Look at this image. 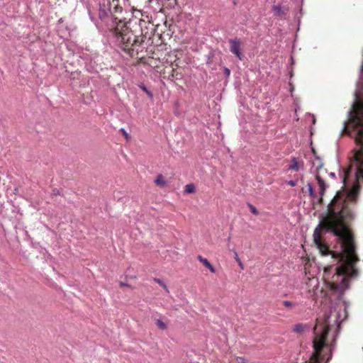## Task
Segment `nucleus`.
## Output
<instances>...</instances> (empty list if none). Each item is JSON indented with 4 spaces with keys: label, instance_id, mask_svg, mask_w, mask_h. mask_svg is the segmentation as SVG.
Wrapping results in <instances>:
<instances>
[{
    "label": "nucleus",
    "instance_id": "nucleus-25",
    "mask_svg": "<svg viewBox=\"0 0 363 363\" xmlns=\"http://www.w3.org/2000/svg\"><path fill=\"white\" fill-rule=\"evenodd\" d=\"M121 286H127V284H123V283H121Z\"/></svg>",
    "mask_w": 363,
    "mask_h": 363
},
{
    "label": "nucleus",
    "instance_id": "nucleus-23",
    "mask_svg": "<svg viewBox=\"0 0 363 363\" xmlns=\"http://www.w3.org/2000/svg\"><path fill=\"white\" fill-rule=\"evenodd\" d=\"M224 72H225L226 76H229L230 74V69L228 68H227V67H225Z\"/></svg>",
    "mask_w": 363,
    "mask_h": 363
},
{
    "label": "nucleus",
    "instance_id": "nucleus-1",
    "mask_svg": "<svg viewBox=\"0 0 363 363\" xmlns=\"http://www.w3.org/2000/svg\"><path fill=\"white\" fill-rule=\"evenodd\" d=\"M110 37L113 42L120 46L125 52L130 53L132 47L138 42L136 35L121 21H112L109 28Z\"/></svg>",
    "mask_w": 363,
    "mask_h": 363
},
{
    "label": "nucleus",
    "instance_id": "nucleus-18",
    "mask_svg": "<svg viewBox=\"0 0 363 363\" xmlns=\"http://www.w3.org/2000/svg\"><path fill=\"white\" fill-rule=\"evenodd\" d=\"M108 3L111 6H114V9H115V11H116V9H117V5H118V0H108Z\"/></svg>",
    "mask_w": 363,
    "mask_h": 363
},
{
    "label": "nucleus",
    "instance_id": "nucleus-11",
    "mask_svg": "<svg viewBox=\"0 0 363 363\" xmlns=\"http://www.w3.org/2000/svg\"><path fill=\"white\" fill-rule=\"evenodd\" d=\"M155 182L158 185V186H164L166 184H167V182H165V180L164 179V177L162 174H159L155 180Z\"/></svg>",
    "mask_w": 363,
    "mask_h": 363
},
{
    "label": "nucleus",
    "instance_id": "nucleus-13",
    "mask_svg": "<svg viewBox=\"0 0 363 363\" xmlns=\"http://www.w3.org/2000/svg\"><path fill=\"white\" fill-rule=\"evenodd\" d=\"M154 281L156 283L159 284L166 291L167 293L169 292L167 285L164 284L163 280H162L160 279L155 278Z\"/></svg>",
    "mask_w": 363,
    "mask_h": 363
},
{
    "label": "nucleus",
    "instance_id": "nucleus-21",
    "mask_svg": "<svg viewBox=\"0 0 363 363\" xmlns=\"http://www.w3.org/2000/svg\"><path fill=\"white\" fill-rule=\"evenodd\" d=\"M287 184L291 186H295L296 185V182L294 180H289L287 182Z\"/></svg>",
    "mask_w": 363,
    "mask_h": 363
},
{
    "label": "nucleus",
    "instance_id": "nucleus-12",
    "mask_svg": "<svg viewBox=\"0 0 363 363\" xmlns=\"http://www.w3.org/2000/svg\"><path fill=\"white\" fill-rule=\"evenodd\" d=\"M195 191V186L193 184H186L184 187V193L191 194Z\"/></svg>",
    "mask_w": 363,
    "mask_h": 363
},
{
    "label": "nucleus",
    "instance_id": "nucleus-22",
    "mask_svg": "<svg viewBox=\"0 0 363 363\" xmlns=\"http://www.w3.org/2000/svg\"><path fill=\"white\" fill-rule=\"evenodd\" d=\"M121 131L124 134L125 137L128 139L130 138V135L126 133L124 128H121Z\"/></svg>",
    "mask_w": 363,
    "mask_h": 363
},
{
    "label": "nucleus",
    "instance_id": "nucleus-10",
    "mask_svg": "<svg viewBox=\"0 0 363 363\" xmlns=\"http://www.w3.org/2000/svg\"><path fill=\"white\" fill-rule=\"evenodd\" d=\"M288 169H291V170H295V171H298L299 169L298 161L296 157L291 158Z\"/></svg>",
    "mask_w": 363,
    "mask_h": 363
},
{
    "label": "nucleus",
    "instance_id": "nucleus-4",
    "mask_svg": "<svg viewBox=\"0 0 363 363\" xmlns=\"http://www.w3.org/2000/svg\"><path fill=\"white\" fill-rule=\"evenodd\" d=\"M198 260L201 262L206 267H207L211 272L215 273L216 269L215 267L210 263V262L205 257H203L201 255L197 256Z\"/></svg>",
    "mask_w": 363,
    "mask_h": 363
},
{
    "label": "nucleus",
    "instance_id": "nucleus-3",
    "mask_svg": "<svg viewBox=\"0 0 363 363\" xmlns=\"http://www.w3.org/2000/svg\"><path fill=\"white\" fill-rule=\"evenodd\" d=\"M230 50L240 60L243 58V55L240 52V41L238 38H235L229 40Z\"/></svg>",
    "mask_w": 363,
    "mask_h": 363
},
{
    "label": "nucleus",
    "instance_id": "nucleus-14",
    "mask_svg": "<svg viewBox=\"0 0 363 363\" xmlns=\"http://www.w3.org/2000/svg\"><path fill=\"white\" fill-rule=\"evenodd\" d=\"M307 186H308V190L309 196L311 197H312V198H314L315 196V191L313 190L312 184L311 182H308L307 184Z\"/></svg>",
    "mask_w": 363,
    "mask_h": 363
},
{
    "label": "nucleus",
    "instance_id": "nucleus-7",
    "mask_svg": "<svg viewBox=\"0 0 363 363\" xmlns=\"http://www.w3.org/2000/svg\"><path fill=\"white\" fill-rule=\"evenodd\" d=\"M283 306L287 309L288 311H293L295 306L298 305L297 302L290 301L288 300L281 302Z\"/></svg>",
    "mask_w": 363,
    "mask_h": 363
},
{
    "label": "nucleus",
    "instance_id": "nucleus-19",
    "mask_svg": "<svg viewBox=\"0 0 363 363\" xmlns=\"http://www.w3.org/2000/svg\"><path fill=\"white\" fill-rule=\"evenodd\" d=\"M236 363H247L246 359L242 357H238L236 358Z\"/></svg>",
    "mask_w": 363,
    "mask_h": 363
},
{
    "label": "nucleus",
    "instance_id": "nucleus-26",
    "mask_svg": "<svg viewBox=\"0 0 363 363\" xmlns=\"http://www.w3.org/2000/svg\"><path fill=\"white\" fill-rule=\"evenodd\" d=\"M291 60L292 63H294V59L292 57H291Z\"/></svg>",
    "mask_w": 363,
    "mask_h": 363
},
{
    "label": "nucleus",
    "instance_id": "nucleus-24",
    "mask_svg": "<svg viewBox=\"0 0 363 363\" xmlns=\"http://www.w3.org/2000/svg\"><path fill=\"white\" fill-rule=\"evenodd\" d=\"M329 175H330L331 177H333V178H335V173H334V172H330V173L329 174Z\"/></svg>",
    "mask_w": 363,
    "mask_h": 363
},
{
    "label": "nucleus",
    "instance_id": "nucleus-16",
    "mask_svg": "<svg viewBox=\"0 0 363 363\" xmlns=\"http://www.w3.org/2000/svg\"><path fill=\"white\" fill-rule=\"evenodd\" d=\"M139 87L144 91L150 97H152V94L150 91H149L147 87L143 84H141L139 85Z\"/></svg>",
    "mask_w": 363,
    "mask_h": 363
},
{
    "label": "nucleus",
    "instance_id": "nucleus-8",
    "mask_svg": "<svg viewBox=\"0 0 363 363\" xmlns=\"http://www.w3.org/2000/svg\"><path fill=\"white\" fill-rule=\"evenodd\" d=\"M323 162L322 161V159L318 156H315V160H313L312 162V167H315L316 169V170H319L320 169H321L323 167Z\"/></svg>",
    "mask_w": 363,
    "mask_h": 363
},
{
    "label": "nucleus",
    "instance_id": "nucleus-17",
    "mask_svg": "<svg viewBox=\"0 0 363 363\" xmlns=\"http://www.w3.org/2000/svg\"><path fill=\"white\" fill-rule=\"evenodd\" d=\"M248 206H249L250 210L252 213H253L254 215H258L259 214V211H257V209L253 205L248 204Z\"/></svg>",
    "mask_w": 363,
    "mask_h": 363
},
{
    "label": "nucleus",
    "instance_id": "nucleus-9",
    "mask_svg": "<svg viewBox=\"0 0 363 363\" xmlns=\"http://www.w3.org/2000/svg\"><path fill=\"white\" fill-rule=\"evenodd\" d=\"M308 328L309 327L306 324L297 323V324L294 325L293 331L300 333L303 332L306 329H308Z\"/></svg>",
    "mask_w": 363,
    "mask_h": 363
},
{
    "label": "nucleus",
    "instance_id": "nucleus-15",
    "mask_svg": "<svg viewBox=\"0 0 363 363\" xmlns=\"http://www.w3.org/2000/svg\"><path fill=\"white\" fill-rule=\"evenodd\" d=\"M156 324L161 330H165L167 328L166 324L160 319L157 320Z\"/></svg>",
    "mask_w": 363,
    "mask_h": 363
},
{
    "label": "nucleus",
    "instance_id": "nucleus-5",
    "mask_svg": "<svg viewBox=\"0 0 363 363\" xmlns=\"http://www.w3.org/2000/svg\"><path fill=\"white\" fill-rule=\"evenodd\" d=\"M315 177H316V179L318 181V184L319 188H320L319 194H320V198H322V196L325 194V191L326 189L327 186L325 184V181L320 176L316 175Z\"/></svg>",
    "mask_w": 363,
    "mask_h": 363
},
{
    "label": "nucleus",
    "instance_id": "nucleus-20",
    "mask_svg": "<svg viewBox=\"0 0 363 363\" xmlns=\"http://www.w3.org/2000/svg\"><path fill=\"white\" fill-rule=\"evenodd\" d=\"M235 259L236 261L238 262L240 267L242 269L243 268V265H242V262L240 261V258L238 257L237 253L235 252Z\"/></svg>",
    "mask_w": 363,
    "mask_h": 363
},
{
    "label": "nucleus",
    "instance_id": "nucleus-27",
    "mask_svg": "<svg viewBox=\"0 0 363 363\" xmlns=\"http://www.w3.org/2000/svg\"><path fill=\"white\" fill-rule=\"evenodd\" d=\"M89 16H90V18L91 19V21H93V18H92V16H91L90 13H89Z\"/></svg>",
    "mask_w": 363,
    "mask_h": 363
},
{
    "label": "nucleus",
    "instance_id": "nucleus-2",
    "mask_svg": "<svg viewBox=\"0 0 363 363\" xmlns=\"http://www.w3.org/2000/svg\"><path fill=\"white\" fill-rule=\"evenodd\" d=\"M111 14V8L107 9V4H106L105 1L99 4V17L101 21L107 23V26L109 28L111 24V21L113 19H111V23H108V19L109 16ZM114 21H116V18L114 19Z\"/></svg>",
    "mask_w": 363,
    "mask_h": 363
},
{
    "label": "nucleus",
    "instance_id": "nucleus-6",
    "mask_svg": "<svg viewBox=\"0 0 363 363\" xmlns=\"http://www.w3.org/2000/svg\"><path fill=\"white\" fill-rule=\"evenodd\" d=\"M274 15L278 17H282L286 14L284 9L279 4L272 6Z\"/></svg>",
    "mask_w": 363,
    "mask_h": 363
}]
</instances>
